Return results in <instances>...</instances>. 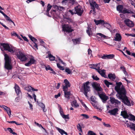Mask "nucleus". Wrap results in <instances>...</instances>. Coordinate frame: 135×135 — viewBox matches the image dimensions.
Here are the masks:
<instances>
[{
    "instance_id": "nucleus-1",
    "label": "nucleus",
    "mask_w": 135,
    "mask_h": 135,
    "mask_svg": "<svg viewBox=\"0 0 135 135\" xmlns=\"http://www.w3.org/2000/svg\"><path fill=\"white\" fill-rule=\"evenodd\" d=\"M116 91L118 93V94H117L116 95L119 99H121L126 96V91L123 85H122L120 89Z\"/></svg>"
},
{
    "instance_id": "nucleus-2",
    "label": "nucleus",
    "mask_w": 135,
    "mask_h": 135,
    "mask_svg": "<svg viewBox=\"0 0 135 135\" xmlns=\"http://www.w3.org/2000/svg\"><path fill=\"white\" fill-rule=\"evenodd\" d=\"M4 56L5 60V68L7 70H10L12 68V65H11V61L9 60V56L7 54H5Z\"/></svg>"
},
{
    "instance_id": "nucleus-3",
    "label": "nucleus",
    "mask_w": 135,
    "mask_h": 135,
    "mask_svg": "<svg viewBox=\"0 0 135 135\" xmlns=\"http://www.w3.org/2000/svg\"><path fill=\"white\" fill-rule=\"evenodd\" d=\"M14 53L16 55L17 57L22 61H25L27 59V58L25 55L22 53L19 50L16 49Z\"/></svg>"
},
{
    "instance_id": "nucleus-4",
    "label": "nucleus",
    "mask_w": 135,
    "mask_h": 135,
    "mask_svg": "<svg viewBox=\"0 0 135 135\" xmlns=\"http://www.w3.org/2000/svg\"><path fill=\"white\" fill-rule=\"evenodd\" d=\"M1 45L2 46L4 50L6 51H8L9 52L12 53H14L16 51V49L14 47H11L8 44L5 43H2Z\"/></svg>"
},
{
    "instance_id": "nucleus-5",
    "label": "nucleus",
    "mask_w": 135,
    "mask_h": 135,
    "mask_svg": "<svg viewBox=\"0 0 135 135\" xmlns=\"http://www.w3.org/2000/svg\"><path fill=\"white\" fill-rule=\"evenodd\" d=\"M28 37L33 42L31 44L29 43V44L35 50H38V46L37 45V39L35 38L34 37L32 36L31 35H29Z\"/></svg>"
},
{
    "instance_id": "nucleus-6",
    "label": "nucleus",
    "mask_w": 135,
    "mask_h": 135,
    "mask_svg": "<svg viewBox=\"0 0 135 135\" xmlns=\"http://www.w3.org/2000/svg\"><path fill=\"white\" fill-rule=\"evenodd\" d=\"M89 81H87L83 84V88L84 89V94L86 97H88L87 93L90 91V87L89 84Z\"/></svg>"
},
{
    "instance_id": "nucleus-7",
    "label": "nucleus",
    "mask_w": 135,
    "mask_h": 135,
    "mask_svg": "<svg viewBox=\"0 0 135 135\" xmlns=\"http://www.w3.org/2000/svg\"><path fill=\"white\" fill-rule=\"evenodd\" d=\"M98 94L100 98L104 103H105L107 100L108 99V97L106 96L104 93L100 94L99 93H98Z\"/></svg>"
},
{
    "instance_id": "nucleus-8",
    "label": "nucleus",
    "mask_w": 135,
    "mask_h": 135,
    "mask_svg": "<svg viewBox=\"0 0 135 135\" xmlns=\"http://www.w3.org/2000/svg\"><path fill=\"white\" fill-rule=\"evenodd\" d=\"M100 63L98 64L97 65V69H96V70L102 76L105 77V73L104 72L105 70H101L100 69Z\"/></svg>"
},
{
    "instance_id": "nucleus-9",
    "label": "nucleus",
    "mask_w": 135,
    "mask_h": 135,
    "mask_svg": "<svg viewBox=\"0 0 135 135\" xmlns=\"http://www.w3.org/2000/svg\"><path fill=\"white\" fill-rule=\"evenodd\" d=\"M75 9L76 13L75 14H77L78 15L81 16L83 13V11L81 10V8L80 6H77L75 7Z\"/></svg>"
},
{
    "instance_id": "nucleus-10",
    "label": "nucleus",
    "mask_w": 135,
    "mask_h": 135,
    "mask_svg": "<svg viewBox=\"0 0 135 135\" xmlns=\"http://www.w3.org/2000/svg\"><path fill=\"white\" fill-rule=\"evenodd\" d=\"M92 86L98 92V93L99 92L101 91L102 89L100 86V85L96 83H93L92 84Z\"/></svg>"
},
{
    "instance_id": "nucleus-11",
    "label": "nucleus",
    "mask_w": 135,
    "mask_h": 135,
    "mask_svg": "<svg viewBox=\"0 0 135 135\" xmlns=\"http://www.w3.org/2000/svg\"><path fill=\"white\" fill-rule=\"evenodd\" d=\"M122 102L124 104H126L128 106H131V104L130 101L129 100L127 97V96L121 99Z\"/></svg>"
},
{
    "instance_id": "nucleus-12",
    "label": "nucleus",
    "mask_w": 135,
    "mask_h": 135,
    "mask_svg": "<svg viewBox=\"0 0 135 135\" xmlns=\"http://www.w3.org/2000/svg\"><path fill=\"white\" fill-rule=\"evenodd\" d=\"M14 88L15 89V91L17 95H19L22 94L20 87L16 84L15 83Z\"/></svg>"
},
{
    "instance_id": "nucleus-13",
    "label": "nucleus",
    "mask_w": 135,
    "mask_h": 135,
    "mask_svg": "<svg viewBox=\"0 0 135 135\" xmlns=\"http://www.w3.org/2000/svg\"><path fill=\"white\" fill-rule=\"evenodd\" d=\"M124 22L128 26L132 27L134 26V24L133 22L128 19H126L124 21Z\"/></svg>"
},
{
    "instance_id": "nucleus-14",
    "label": "nucleus",
    "mask_w": 135,
    "mask_h": 135,
    "mask_svg": "<svg viewBox=\"0 0 135 135\" xmlns=\"http://www.w3.org/2000/svg\"><path fill=\"white\" fill-rule=\"evenodd\" d=\"M63 29L66 32L70 33L74 31V30L72 29L70 27L68 26L64 25L63 26Z\"/></svg>"
},
{
    "instance_id": "nucleus-15",
    "label": "nucleus",
    "mask_w": 135,
    "mask_h": 135,
    "mask_svg": "<svg viewBox=\"0 0 135 135\" xmlns=\"http://www.w3.org/2000/svg\"><path fill=\"white\" fill-rule=\"evenodd\" d=\"M36 61L35 60L34 58H31L30 59V61L27 62L25 64L26 66H29L31 65L32 64H34L35 61Z\"/></svg>"
},
{
    "instance_id": "nucleus-16",
    "label": "nucleus",
    "mask_w": 135,
    "mask_h": 135,
    "mask_svg": "<svg viewBox=\"0 0 135 135\" xmlns=\"http://www.w3.org/2000/svg\"><path fill=\"white\" fill-rule=\"evenodd\" d=\"M96 37L99 40H101V38H106L107 36L101 33H98L97 34Z\"/></svg>"
},
{
    "instance_id": "nucleus-17",
    "label": "nucleus",
    "mask_w": 135,
    "mask_h": 135,
    "mask_svg": "<svg viewBox=\"0 0 135 135\" xmlns=\"http://www.w3.org/2000/svg\"><path fill=\"white\" fill-rule=\"evenodd\" d=\"M115 56L113 54L104 55L103 56L102 58L103 59H112Z\"/></svg>"
},
{
    "instance_id": "nucleus-18",
    "label": "nucleus",
    "mask_w": 135,
    "mask_h": 135,
    "mask_svg": "<svg viewBox=\"0 0 135 135\" xmlns=\"http://www.w3.org/2000/svg\"><path fill=\"white\" fill-rule=\"evenodd\" d=\"M115 37H114V40L116 41H120L122 39V37L120 34L118 33H116L115 34Z\"/></svg>"
},
{
    "instance_id": "nucleus-19",
    "label": "nucleus",
    "mask_w": 135,
    "mask_h": 135,
    "mask_svg": "<svg viewBox=\"0 0 135 135\" xmlns=\"http://www.w3.org/2000/svg\"><path fill=\"white\" fill-rule=\"evenodd\" d=\"M118 110V108H115L112 110H109L108 113L111 115H115L117 114Z\"/></svg>"
},
{
    "instance_id": "nucleus-20",
    "label": "nucleus",
    "mask_w": 135,
    "mask_h": 135,
    "mask_svg": "<svg viewBox=\"0 0 135 135\" xmlns=\"http://www.w3.org/2000/svg\"><path fill=\"white\" fill-rule=\"evenodd\" d=\"M121 115L125 119L128 118L129 117L127 112L125 110L122 111L121 112Z\"/></svg>"
},
{
    "instance_id": "nucleus-21",
    "label": "nucleus",
    "mask_w": 135,
    "mask_h": 135,
    "mask_svg": "<svg viewBox=\"0 0 135 135\" xmlns=\"http://www.w3.org/2000/svg\"><path fill=\"white\" fill-rule=\"evenodd\" d=\"M110 101L111 102V103L112 104L115 103L117 104H118L120 103V102L118 100L115 99L113 97H110Z\"/></svg>"
},
{
    "instance_id": "nucleus-22",
    "label": "nucleus",
    "mask_w": 135,
    "mask_h": 135,
    "mask_svg": "<svg viewBox=\"0 0 135 135\" xmlns=\"http://www.w3.org/2000/svg\"><path fill=\"white\" fill-rule=\"evenodd\" d=\"M94 22L97 25L99 24L103 25H104L105 23V21L104 20H94Z\"/></svg>"
},
{
    "instance_id": "nucleus-23",
    "label": "nucleus",
    "mask_w": 135,
    "mask_h": 135,
    "mask_svg": "<svg viewBox=\"0 0 135 135\" xmlns=\"http://www.w3.org/2000/svg\"><path fill=\"white\" fill-rule=\"evenodd\" d=\"M116 84V86L115 87V89L116 91L120 89V87H121L122 85H123L121 82H117Z\"/></svg>"
},
{
    "instance_id": "nucleus-24",
    "label": "nucleus",
    "mask_w": 135,
    "mask_h": 135,
    "mask_svg": "<svg viewBox=\"0 0 135 135\" xmlns=\"http://www.w3.org/2000/svg\"><path fill=\"white\" fill-rule=\"evenodd\" d=\"M37 102L38 104L43 109V112H46L47 110L45 109V105L41 102L38 103V101Z\"/></svg>"
},
{
    "instance_id": "nucleus-25",
    "label": "nucleus",
    "mask_w": 135,
    "mask_h": 135,
    "mask_svg": "<svg viewBox=\"0 0 135 135\" xmlns=\"http://www.w3.org/2000/svg\"><path fill=\"white\" fill-rule=\"evenodd\" d=\"M86 32L89 36H91V35L92 33L91 29V26H88L86 30Z\"/></svg>"
},
{
    "instance_id": "nucleus-26",
    "label": "nucleus",
    "mask_w": 135,
    "mask_h": 135,
    "mask_svg": "<svg viewBox=\"0 0 135 135\" xmlns=\"http://www.w3.org/2000/svg\"><path fill=\"white\" fill-rule=\"evenodd\" d=\"M81 38L79 37L78 38L72 39V41L73 42L74 45H76L77 44H79Z\"/></svg>"
},
{
    "instance_id": "nucleus-27",
    "label": "nucleus",
    "mask_w": 135,
    "mask_h": 135,
    "mask_svg": "<svg viewBox=\"0 0 135 135\" xmlns=\"http://www.w3.org/2000/svg\"><path fill=\"white\" fill-rule=\"evenodd\" d=\"M123 6L122 5H119L117 6V10L121 13L123 11Z\"/></svg>"
},
{
    "instance_id": "nucleus-28",
    "label": "nucleus",
    "mask_w": 135,
    "mask_h": 135,
    "mask_svg": "<svg viewBox=\"0 0 135 135\" xmlns=\"http://www.w3.org/2000/svg\"><path fill=\"white\" fill-rule=\"evenodd\" d=\"M71 104L73 107L74 106L75 107H77L79 106L76 100H73L71 102Z\"/></svg>"
},
{
    "instance_id": "nucleus-29",
    "label": "nucleus",
    "mask_w": 135,
    "mask_h": 135,
    "mask_svg": "<svg viewBox=\"0 0 135 135\" xmlns=\"http://www.w3.org/2000/svg\"><path fill=\"white\" fill-rule=\"evenodd\" d=\"M90 6L92 7H95V6L97 4L93 0H91L89 2Z\"/></svg>"
},
{
    "instance_id": "nucleus-30",
    "label": "nucleus",
    "mask_w": 135,
    "mask_h": 135,
    "mask_svg": "<svg viewBox=\"0 0 135 135\" xmlns=\"http://www.w3.org/2000/svg\"><path fill=\"white\" fill-rule=\"evenodd\" d=\"M108 76L109 79H112L113 80H115L116 78L114 74H113L112 73L108 74Z\"/></svg>"
},
{
    "instance_id": "nucleus-31",
    "label": "nucleus",
    "mask_w": 135,
    "mask_h": 135,
    "mask_svg": "<svg viewBox=\"0 0 135 135\" xmlns=\"http://www.w3.org/2000/svg\"><path fill=\"white\" fill-rule=\"evenodd\" d=\"M132 12L131 11L129 10L128 9H127L126 8H124L123 10L121 13L123 14L128 13L129 14L131 13Z\"/></svg>"
},
{
    "instance_id": "nucleus-32",
    "label": "nucleus",
    "mask_w": 135,
    "mask_h": 135,
    "mask_svg": "<svg viewBox=\"0 0 135 135\" xmlns=\"http://www.w3.org/2000/svg\"><path fill=\"white\" fill-rule=\"evenodd\" d=\"M65 94V97L68 99L70 98V91H64Z\"/></svg>"
},
{
    "instance_id": "nucleus-33",
    "label": "nucleus",
    "mask_w": 135,
    "mask_h": 135,
    "mask_svg": "<svg viewBox=\"0 0 135 135\" xmlns=\"http://www.w3.org/2000/svg\"><path fill=\"white\" fill-rule=\"evenodd\" d=\"M48 57L50 61H54L55 59V57L53 56L50 53L48 54Z\"/></svg>"
},
{
    "instance_id": "nucleus-34",
    "label": "nucleus",
    "mask_w": 135,
    "mask_h": 135,
    "mask_svg": "<svg viewBox=\"0 0 135 135\" xmlns=\"http://www.w3.org/2000/svg\"><path fill=\"white\" fill-rule=\"evenodd\" d=\"M4 17L7 20L9 21H10L13 24H14V26H15V24L14 22L9 17L7 16L6 15L4 16Z\"/></svg>"
},
{
    "instance_id": "nucleus-35",
    "label": "nucleus",
    "mask_w": 135,
    "mask_h": 135,
    "mask_svg": "<svg viewBox=\"0 0 135 135\" xmlns=\"http://www.w3.org/2000/svg\"><path fill=\"white\" fill-rule=\"evenodd\" d=\"M52 6H51L50 4L49 3L47 6V9L46 11V12L47 13V14L48 13L49 14V11H50V9H51Z\"/></svg>"
},
{
    "instance_id": "nucleus-36",
    "label": "nucleus",
    "mask_w": 135,
    "mask_h": 135,
    "mask_svg": "<svg viewBox=\"0 0 135 135\" xmlns=\"http://www.w3.org/2000/svg\"><path fill=\"white\" fill-rule=\"evenodd\" d=\"M104 27H106L107 28L109 29L111 27V25L108 23H107V22H105L104 25H103Z\"/></svg>"
},
{
    "instance_id": "nucleus-37",
    "label": "nucleus",
    "mask_w": 135,
    "mask_h": 135,
    "mask_svg": "<svg viewBox=\"0 0 135 135\" xmlns=\"http://www.w3.org/2000/svg\"><path fill=\"white\" fill-rule=\"evenodd\" d=\"M64 83L65 84V85H66L69 86V87H70V84L69 81L67 79H65L64 80Z\"/></svg>"
},
{
    "instance_id": "nucleus-38",
    "label": "nucleus",
    "mask_w": 135,
    "mask_h": 135,
    "mask_svg": "<svg viewBox=\"0 0 135 135\" xmlns=\"http://www.w3.org/2000/svg\"><path fill=\"white\" fill-rule=\"evenodd\" d=\"M65 71L68 74H71L72 73V71L69 68H66L65 70Z\"/></svg>"
},
{
    "instance_id": "nucleus-39",
    "label": "nucleus",
    "mask_w": 135,
    "mask_h": 135,
    "mask_svg": "<svg viewBox=\"0 0 135 135\" xmlns=\"http://www.w3.org/2000/svg\"><path fill=\"white\" fill-rule=\"evenodd\" d=\"M120 68L123 71L124 74H127V75H128L126 70V68L123 66H121L120 67Z\"/></svg>"
},
{
    "instance_id": "nucleus-40",
    "label": "nucleus",
    "mask_w": 135,
    "mask_h": 135,
    "mask_svg": "<svg viewBox=\"0 0 135 135\" xmlns=\"http://www.w3.org/2000/svg\"><path fill=\"white\" fill-rule=\"evenodd\" d=\"M129 115H130V116L128 118V119L130 120H134L135 121V116L132 114H130Z\"/></svg>"
},
{
    "instance_id": "nucleus-41",
    "label": "nucleus",
    "mask_w": 135,
    "mask_h": 135,
    "mask_svg": "<svg viewBox=\"0 0 135 135\" xmlns=\"http://www.w3.org/2000/svg\"><path fill=\"white\" fill-rule=\"evenodd\" d=\"M7 130L9 131L10 133H12L13 135H17V134L16 133L13 132V130L10 128H7Z\"/></svg>"
},
{
    "instance_id": "nucleus-42",
    "label": "nucleus",
    "mask_w": 135,
    "mask_h": 135,
    "mask_svg": "<svg viewBox=\"0 0 135 135\" xmlns=\"http://www.w3.org/2000/svg\"><path fill=\"white\" fill-rule=\"evenodd\" d=\"M77 128L79 131L82 132V130L81 129V126L79 123L77 126Z\"/></svg>"
},
{
    "instance_id": "nucleus-43",
    "label": "nucleus",
    "mask_w": 135,
    "mask_h": 135,
    "mask_svg": "<svg viewBox=\"0 0 135 135\" xmlns=\"http://www.w3.org/2000/svg\"><path fill=\"white\" fill-rule=\"evenodd\" d=\"M0 107L3 108L6 112L8 109H9V108L4 105H0Z\"/></svg>"
},
{
    "instance_id": "nucleus-44",
    "label": "nucleus",
    "mask_w": 135,
    "mask_h": 135,
    "mask_svg": "<svg viewBox=\"0 0 135 135\" xmlns=\"http://www.w3.org/2000/svg\"><path fill=\"white\" fill-rule=\"evenodd\" d=\"M56 129L62 135L63 134L64 131L63 130L58 127H57Z\"/></svg>"
},
{
    "instance_id": "nucleus-45",
    "label": "nucleus",
    "mask_w": 135,
    "mask_h": 135,
    "mask_svg": "<svg viewBox=\"0 0 135 135\" xmlns=\"http://www.w3.org/2000/svg\"><path fill=\"white\" fill-rule=\"evenodd\" d=\"M98 64H97L96 65L91 64L90 65H91V66L90 67V68L93 69H95L96 70V69H97V65Z\"/></svg>"
},
{
    "instance_id": "nucleus-46",
    "label": "nucleus",
    "mask_w": 135,
    "mask_h": 135,
    "mask_svg": "<svg viewBox=\"0 0 135 135\" xmlns=\"http://www.w3.org/2000/svg\"><path fill=\"white\" fill-rule=\"evenodd\" d=\"M88 135H97L95 133L91 131H88Z\"/></svg>"
},
{
    "instance_id": "nucleus-47",
    "label": "nucleus",
    "mask_w": 135,
    "mask_h": 135,
    "mask_svg": "<svg viewBox=\"0 0 135 135\" xmlns=\"http://www.w3.org/2000/svg\"><path fill=\"white\" fill-rule=\"evenodd\" d=\"M31 86H27L25 88V90H27L28 92H30L31 91Z\"/></svg>"
},
{
    "instance_id": "nucleus-48",
    "label": "nucleus",
    "mask_w": 135,
    "mask_h": 135,
    "mask_svg": "<svg viewBox=\"0 0 135 135\" xmlns=\"http://www.w3.org/2000/svg\"><path fill=\"white\" fill-rule=\"evenodd\" d=\"M104 83L107 87H109V82L107 80H104Z\"/></svg>"
},
{
    "instance_id": "nucleus-49",
    "label": "nucleus",
    "mask_w": 135,
    "mask_h": 135,
    "mask_svg": "<svg viewBox=\"0 0 135 135\" xmlns=\"http://www.w3.org/2000/svg\"><path fill=\"white\" fill-rule=\"evenodd\" d=\"M93 79L96 81H97L99 80V78L97 76H95L94 75H93L92 76Z\"/></svg>"
},
{
    "instance_id": "nucleus-50",
    "label": "nucleus",
    "mask_w": 135,
    "mask_h": 135,
    "mask_svg": "<svg viewBox=\"0 0 135 135\" xmlns=\"http://www.w3.org/2000/svg\"><path fill=\"white\" fill-rule=\"evenodd\" d=\"M63 91H67V89H68V87H69V86L66 85H65V86L63 85Z\"/></svg>"
},
{
    "instance_id": "nucleus-51",
    "label": "nucleus",
    "mask_w": 135,
    "mask_h": 135,
    "mask_svg": "<svg viewBox=\"0 0 135 135\" xmlns=\"http://www.w3.org/2000/svg\"><path fill=\"white\" fill-rule=\"evenodd\" d=\"M69 115L68 114V115H65V114H63L61 116L62 117L64 118V119H69Z\"/></svg>"
},
{
    "instance_id": "nucleus-52",
    "label": "nucleus",
    "mask_w": 135,
    "mask_h": 135,
    "mask_svg": "<svg viewBox=\"0 0 135 135\" xmlns=\"http://www.w3.org/2000/svg\"><path fill=\"white\" fill-rule=\"evenodd\" d=\"M92 51L90 49H89L88 50V54L89 56H90V57L92 56Z\"/></svg>"
},
{
    "instance_id": "nucleus-53",
    "label": "nucleus",
    "mask_w": 135,
    "mask_h": 135,
    "mask_svg": "<svg viewBox=\"0 0 135 135\" xmlns=\"http://www.w3.org/2000/svg\"><path fill=\"white\" fill-rule=\"evenodd\" d=\"M103 124L104 126L105 127H107L109 128L110 127H111L110 124H106L104 122H103Z\"/></svg>"
},
{
    "instance_id": "nucleus-54",
    "label": "nucleus",
    "mask_w": 135,
    "mask_h": 135,
    "mask_svg": "<svg viewBox=\"0 0 135 135\" xmlns=\"http://www.w3.org/2000/svg\"><path fill=\"white\" fill-rule=\"evenodd\" d=\"M56 7H57L58 10L60 11H62L64 9V8L62 7H59L57 6H56Z\"/></svg>"
},
{
    "instance_id": "nucleus-55",
    "label": "nucleus",
    "mask_w": 135,
    "mask_h": 135,
    "mask_svg": "<svg viewBox=\"0 0 135 135\" xmlns=\"http://www.w3.org/2000/svg\"><path fill=\"white\" fill-rule=\"evenodd\" d=\"M6 112L8 115L10 116L11 114V111L10 108H9V109H8L7 111Z\"/></svg>"
},
{
    "instance_id": "nucleus-56",
    "label": "nucleus",
    "mask_w": 135,
    "mask_h": 135,
    "mask_svg": "<svg viewBox=\"0 0 135 135\" xmlns=\"http://www.w3.org/2000/svg\"><path fill=\"white\" fill-rule=\"evenodd\" d=\"M82 104L83 106L85 108L86 110H88L89 109L84 103V102H82Z\"/></svg>"
},
{
    "instance_id": "nucleus-57",
    "label": "nucleus",
    "mask_w": 135,
    "mask_h": 135,
    "mask_svg": "<svg viewBox=\"0 0 135 135\" xmlns=\"http://www.w3.org/2000/svg\"><path fill=\"white\" fill-rule=\"evenodd\" d=\"M90 100L93 102L94 103H95L96 101L94 99V97H93V96H92L90 97Z\"/></svg>"
},
{
    "instance_id": "nucleus-58",
    "label": "nucleus",
    "mask_w": 135,
    "mask_h": 135,
    "mask_svg": "<svg viewBox=\"0 0 135 135\" xmlns=\"http://www.w3.org/2000/svg\"><path fill=\"white\" fill-rule=\"evenodd\" d=\"M81 116H83V117H85L86 119H88L89 118L88 115L85 114H82L81 115Z\"/></svg>"
},
{
    "instance_id": "nucleus-59",
    "label": "nucleus",
    "mask_w": 135,
    "mask_h": 135,
    "mask_svg": "<svg viewBox=\"0 0 135 135\" xmlns=\"http://www.w3.org/2000/svg\"><path fill=\"white\" fill-rule=\"evenodd\" d=\"M28 103L30 105V108L31 110H32L33 109V108H32L33 105L29 101H28Z\"/></svg>"
},
{
    "instance_id": "nucleus-60",
    "label": "nucleus",
    "mask_w": 135,
    "mask_h": 135,
    "mask_svg": "<svg viewBox=\"0 0 135 135\" xmlns=\"http://www.w3.org/2000/svg\"><path fill=\"white\" fill-rule=\"evenodd\" d=\"M21 36L23 38L24 40L25 41H26L27 42H28V39L25 36H23L22 35H21Z\"/></svg>"
},
{
    "instance_id": "nucleus-61",
    "label": "nucleus",
    "mask_w": 135,
    "mask_h": 135,
    "mask_svg": "<svg viewBox=\"0 0 135 135\" xmlns=\"http://www.w3.org/2000/svg\"><path fill=\"white\" fill-rule=\"evenodd\" d=\"M127 127H129L130 128L132 129V123H131V124H129V123H127Z\"/></svg>"
},
{
    "instance_id": "nucleus-62",
    "label": "nucleus",
    "mask_w": 135,
    "mask_h": 135,
    "mask_svg": "<svg viewBox=\"0 0 135 135\" xmlns=\"http://www.w3.org/2000/svg\"><path fill=\"white\" fill-rule=\"evenodd\" d=\"M35 123L36 125L37 126H38L39 127H41L42 128H44L40 124H39L38 123L36 122H35Z\"/></svg>"
},
{
    "instance_id": "nucleus-63",
    "label": "nucleus",
    "mask_w": 135,
    "mask_h": 135,
    "mask_svg": "<svg viewBox=\"0 0 135 135\" xmlns=\"http://www.w3.org/2000/svg\"><path fill=\"white\" fill-rule=\"evenodd\" d=\"M12 36H17V37H18L19 36L15 32H13V33H12Z\"/></svg>"
},
{
    "instance_id": "nucleus-64",
    "label": "nucleus",
    "mask_w": 135,
    "mask_h": 135,
    "mask_svg": "<svg viewBox=\"0 0 135 135\" xmlns=\"http://www.w3.org/2000/svg\"><path fill=\"white\" fill-rule=\"evenodd\" d=\"M93 118H95L96 119H97L99 120V121H102V119L100 118H99L98 117H97V116H94L93 117Z\"/></svg>"
}]
</instances>
